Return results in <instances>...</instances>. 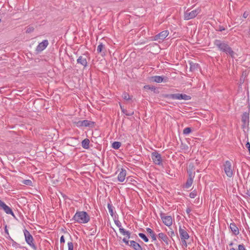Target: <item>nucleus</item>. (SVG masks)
I'll return each mask as SVG.
<instances>
[{"mask_svg": "<svg viewBox=\"0 0 250 250\" xmlns=\"http://www.w3.org/2000/svg\"><path fill=\"white\" fill-rule=\"evenodd\" d=\"M169 32L167 30H164L154 37L153 40L157 41L159 42H162L168 35Z\"/></svg>", "mask_w": 250, "mask_h": 250, "instance_id": "nucleus-6", "label": "nucleus"}, {"mask_svg": "<svg viewBox=\"0 0 250 250\" xmlns=\"http://www.w3.org/2000/svg\"><path fill=\"white\" fill-rule=\"evenodd\" d=\"M121 146V143L119 142H114L112 144V147L116 149H117L120 148Z\"/></svg>", "mask_w": 250, "mask_h": 250, "instance_id": "nucleus-26", "label": "nucleus"}, {"mask_svg": "<svg viewBox=\"0 0 250 250\" xmlns=\"http://www.w3.org/2000/svg\"><path fill=\"white\" fill-rule=\"evenodd\" d=\"M34 28L32 26H28L26 28V33H30L34 31Z\"/></svg>", "mask_w": 250, "mask_h": 250, "instance_id": "nucleus-35", "label": "nucleus"}, {"mask_svg": "<svg viewBox=\"0 0 250 250\" xmlns=\"http://www.w3.org/2000/svg\"><path fill=\"white\" fill-rule=\"evenodd\" d=\"M119 231L123 235H126L128 238H130V233L128 231L125 230L124 228H120V229H119Z\"/></svg>", "mask_w": 250, "mask_h": 250, "instance_id": "nucleus-23", "label": "nucleus"}, {"mask_svg": "<svg viewBox=\"0 0 250 250\" xmlns=\"http://www.w3.org/2000/svg\"><path fill=\"white\" fill-rule=\"evenodd\" d=\"M179 232L182 240H187L189 238V235L185 228L180 226L179 229Z\"/></svg>", "mask_w": 250, "mask_h": 250, "instance_id": "nucleus-9", "label": "nucleus"}, {"mask_svg": "<svg viewBox=\"0 0 250 250\" xmlns=\"http://www.w3.org/2000/svg\"><path fill=\"white\" fill-rule=\"evenodd\" d=\"M197 195V192L195 191H193L189 194V197L191 198H194Z\"/></svg>", "mask_w": 250, "mask_h": 250, "instance_id": "nucleus-34", "label": "nucleus"}, {"mask_svg": "<svg viewBox=\"0 0 250 250\" xmlns=\"http://www.w3.org/2000/svg\"><path fill=\"white\" fill-rule=\"evenodd\" d=\"M104 48V45L102 43H100L97 47L98 52L101 53Z\"/></svg>", "mask_w": 250, "mask_h": 250, "instance_id": "nucleus-29", "label": "nucleus"}, {"mask_svg": "<svg viewBox=\"0 0 250 250\" xmlns=\"http://www.w3.org/2000/svg\"><path fill=\"white\" fill-rule=\"evenodd\" d=\"M229 250H235V249L233 248H231Z\"/></svg>", "mask_w": 250, "mask_h": 250, "instance_id": "nucleus-46", "label": "nucleus"}, {"mask_svg": "<svg viewBox=\"0 0 250 250\" xmlns=\"http://www.w3.org/2000/svg\"><path fill=\"white\" fill-rule=\"evenodd\" d=\"M158 237L159 239L163 240L164 242L168 244V237L164 233L161 232L158 234Z\"/></svg>", "mask_w": 250, "mask_h": 250, "instance_id": "nucleus-20", "label": "nucleus"}, {"mask_svg": "<svg viewBox=\"0 0 250 250\" xmlns=\"http://www.w3.org/2000/svg\"><path fill=\"white\" fill-rule=\"evenodd\" d=\"M238 250H247L244 245L241 244L238 245Z\"/></svg>", "mask_w": 250, "mask_h": 250, "instance_id": "nucleus-37", "label": "nucleus"}, {"mask_svg": "<svg viewBox=\"0 0 250 250\" xmlns=\"http://www.w3.org/2000/svg\"><path fill=\"white\" fill-rule=\"evenodd\" d=\"M0 208L3 209L6 214H11L13 216H14V214L11 208L7 206L4 203Z\"/></svg>", "mask_w": 250, "mask_h": 250, "instance_id": "nucleus-16", "label": "nucleus"}, {"mask_svg": "<svg viewBox=\"0 0 250 250\" xmlns=\"http://www.w3.org/2000/svg\"><path fill=\"white\" fill-rule=\"evenodd\" d=\"M170 98L174 100H189L191 99L190 97L185 94H173L170 95Z\"/></svg>", "mask_w": 250, "mask_h": 250, "instance_id": "nucleus-7", "label": "nucleus"}, {"mask_svg": "<svg viewBox=\"0 0 250 250\" xmlns=\"http://www.w3.org/2000/svg\"><path fill=\"white\" fill-rule=\"evenodd\" d=\"M3 203L4 202H2L1 200H0V208H1Z\"/></svg>", "mask_w": 250, "mask_h": 250, "instance_id": "nucleus-44", "label": "nucleus"}, {"mask_svg": "<svg viewBox=\"0 0 250 250\" xmlns=\"http://www.w3.org/2000/svg\"><path fill=\"white\" fill-rule=\"evenodd\" d=\"M144 88L145 89H149L150 88L149 85H145V86H144Z\"/></svg>", "mask_w": 250, "mask_h": 250, "instance_id": "nucleus-45", "label": "nucleus"}, {"mask_svg": "<svg viewBox=\"0 0 250 250\" xmlns=\"http://www.w3.org/2000/svg\"><path fill=\"white\" fill-rule=\"evenodd\" d=\"M190 69L191 70L194 69L195 68V67L198 66V64H196V63H190Z\"/></svg>", "mask_w": 250, "mask_h": 250, "instance_id": "nucleus-36", "label": "nucleus"}, {"mask_svg": "<svg viewBox=\"0 0 250 250\" xmlns=\"http://www.w3.org/2000/svg\"><path fill=\"white\" fill-rule=\"evenodd\" d=\"M224 170L228 177L231 178L233 176V170L229 161H226L224 164Z\"/></svg>", "mask_w": 250, "mask_h": 250, "instance_id": "nucleus-3", "label": "nucleus"}, {"mask_svg": "<svg viewBox=\"0 0 250 250\" xmlns=\"http://www.w3.org/2000/svg\"><path fill=\"white\" fill-rule=\"evenodd\" d=\"M130 246L132 247L135 250H142L141 246L134 241H130Z\"/></svg>", "mask_w": 250, "mask_h": 250, "instance_id": "nucleus-18", "label": "nucleus"}, {"mask_svg": "<svg viewBox=\"0 0 250 250\" xmlns=\"http://www.w3.org/2000/svg\"><path fill=\"white\" fill-rule=\"evenodd\" d=\"M186 240H182L183 245L184 246H185V247H187V242H186Z\"/></svg>", "mask_w": 250, "mask_h": 250, "instance_id": "nucleus-42", "label": "nucleus"}, {"mask_svg": "<svg viewBox=\"0 0 250 250\" xmlns=\"http://www.w3.org/2000/svg\"><path fill=\"white\" fill-rule=\"evenodd\" d=\"M89 140L88 139H85L82 142V146L83 148L87 149L89 147Z\"/></svg>", "mask_w": 250, "mask_h": 250, "instance_id": "nucleus-22", "label": "nucleus"}, {"mask_svg": "<svg viewBox=\"0 0 250 250\" xmlns=\"http://www.w3.org/2000/svg\"><path fill=\"white\" fill-rule=\"evenodd\" d=\"M191 131V129L190 127H186L183 130V134L185 135H188L189 134Z\"/></svg>", "mask_w": 250, "mask_h": 250, "instance_id": "nucleus-30", "label": "nucleus"}, {"mask_svg": "<svg viewBox=\"0 0 250 250\" xmlns=\"http://www.w3.org/2000/svg\"><path fill=\"white\" fill-rule=\"evenodd\" d=\"M193 183V178L191 177V176H189V177L187 180V181L185 184V187L187 188H190Z\"/></svg>", "mask_w": 250, "mask_h": 250, "instance_id": "nucleus-24", "label": "nucleus"}, {"mask_svg": "<svg viewBox=\"0 0 250 250\" xmlns=\"http://www.w3.org/2000/svg\"><path fill=\"white\" fill-rule=\"evenodd\" d=\"M68 246V250H74V246L72 242H68L67 243Z\"/></svg>", "mask_w": 250, "mask_h": 250, "instance_id": "nucleus-32", "label": "nucleus"}, {"mask_svg": "<svg viewBox=\"0 0 250 250\" xmlns=\"http://www.w3.org/2000/svg\"><path fill=\"white\" fill-rule=\"evenodd\" d=\"M123 241L125 242L126 245L130 246V242L125 238H123Z\"/></svg>", "mask_w": 250, "mask_h": 250, "instance_id": "nucleus-38", "label": "nucleus"}, {"mask_svg": "<svg viewBox=\"0 0 250 250\" xmlns=\"http://www.w3.org/2000/svg\"><path fill=\"white\" fill-rule=\"evenodd\" d=\"M146 231L149 233L151 237V238L153 241L156 240V237L153 231L150 228H146Z\"/></svg>", "mask_w": 250, "mask_h": 250, "instance_id": "nucleus-25", "label": "nucleus"}, {"mask_svg": "<svg viewBox=\"0 0 250 250\" xmlns=\"http://www.w3.org/2000/svg\"><path fill=\"white\" fill-rule=\"evenodd\" d=\"M186 211H187V213L189 214L191 211V209L189 208H188L187 209Z\"/></svg>", "mask_w": 250, "mask_h": 250, "instance_id": "nucleus-43", "label": "nucleus"}, {"mask_svg": "<svg viewBox=\"0 0 250 250\" xmlns=\"http://www.w3.org/2000/svg\"><path fill=\"white\" fill-rule=\"evenodd\" d=\"M215 44L222 51L225 52L226 54H229L232 58H234L235 53L232 50L231 48L228 44L224 42H221L219 40H216Z\"/></svg>", "mask_w": 250, "mask_h": 250, "instance_id": "nucleus-2", "label": "nucleus"}, {"mask_svg": "<svg viewBox=\"0 0 250 250\" xmlns=\"http://www.w3.org/2000/svg\"><path fill=\"white\" fill-rule=\"evenodd\" d=\"M77 62L78 63H80L84 67L86 66L87 64L86 58L82 56H80L79 57V58L77 60Z\"/></svg>", "mask_w": 250, "mask_h": 250, "instance_id": "nucleus-17", "label": "nucleus"}, {"mask_svg": "<svg viewBox=\"0 0 250 250\" xmlns=\"http://www.w3.org/2000/svg\"><path fill=\"white\" fill-rule=\"evenodd\" d=\"M138 235L145 242H147L148 241V239L145 234L143 233H139Z\"/></svg>", "mask_w": 250, "mask_h": 250, "instance_id": "nucleus-28", "label": "nucleus"}, {"mask_svg": "<svg viewBox=\"0 0 250 250\" xmlns=\"http://www.w3.org/2000/svg\"><path fill=\"white\" fill-rule=\"evenodd\" d=\"M75 124L77 127L89 126L93 124L94 123L88 120H83L75 122Z\"/></svg>", "mask_w": 250, "mask_h": 250, "instance_id": "nucleus-10", "label": "nucleus"}, {"mask_svg": "<svg viewBox=\"0 0 250 250\" xmlns=\"http://www.w3.org/2000/svg\"><path fill=\"white\" fill-rule=\"evenodd\" d=\"M161 219L163 223L166 226L169 227L172 224V219L170 216H161Z\"/></svg>", "mask_w": 250, "mask_h": 250, "instance_id": "nucleus-12", "label": "nucleus"}, {"mask_svg": "<svg viewBox=\"0 0 250 250\" xmlns=\"http://www.w3.org/2000/svg\"><path fill=\"white\" fill-rule=\"evenodd\" d=\"M151 158L153 162L156 165H160L162 163V158L161 155L156 152H154L151 154Z\"/></svg>", "mask_w": 250, "mask_h": 250, "instance_id": "nucleus-8", "label": "nucleus"}, {"mask_svg": "<svg viewBox=\"0 0 250 250\" xmlns=\"http://www.w3.org/2000/svg\"><path fill=\"white\" fill-rule=\"evenodd\" d=\"M22 183L26 185L31 186L32 184V182L30 180H24L22 181Z\"/></svg>", "mask_w": 250, "mask_h": 250, "instance_id": "nucleus-33", "label": "nucleus"}, {"mask_svg": "<svg viewBox=\"0 0 250 250\" xmlns=\"http://www.w3.org/2000/svg\"><path fill=\"white\" fill-rule=\"evenodd\" d=\"M107 208H108V211L110 213V214L111 215V216H113L114 215V212H113V207L111 205L108 204L107 205Z\"/></svg>", "mask_w": 250, "mask_h": 250, "instance_id": "nucleus-27", "label": "nucleus"}, {"mask_svg": "<svg viewBox=\"0 0 250 250\" xmlns=\"http://www.w3.org/2000/svg\"><path fill=\"white\" fill-rule=\"evenodd\" d=\"M244 17L245 18H246V17H247V16H246V13H244Z\"/></svg>", "mask_w": 250, "mask_h": 250, "instance_id": "nucleus-47", "label": "nucleus"}, {"mask_svg": "<svg viewBox=\"0 0 250 250\" xmlns=\"http://www.w3.org/2000/svg\"><path fill=\"white\" fill-rule=\"evenodd\" d=\"M64 242H65L64 238V236L62 235L61 236V237L60 238V242L61 243H64Z\"/></svg>", "mask_w": 250, "mask_h": 250, "instance_id": "nucleus-41", "label": "nucleus"}, {"mask_svg": "<svg viewBox=\"0 0 250 250\" xmlns=\"http://www.w3.org/2000/svg\"><path fill=\"white\" fill-rule=\"evenodd\" d=\"M200 12V9L198 8L192 11L187 10L184 13L185 20H188L195 18Z\"/></svg>", "mask_w": 250, "mask_h": 250, "instance_id": "nucleus-4", "label": "nucleus"}, {"mask_svg": "<svg viewBox=\"0 0 250 250\" xmlns=\"http://www.w3.org/2000/svg\"><path fill=\"white\" fill-rule=\"evenodd\" d=\"M163 78L162 76H155L152 77H151V80L152 81L160 83H162L163 81Z\"/></svg>", "mask_w": 250, "mask_h": 250, "instance_id": "nucleus-21", "label": "nucleus"}, {"mask_svg": "<svg viewBox=\"0 0 250 250\" xmlns=\"http://www.w3.org/2000/svg\"><path fill=\"white\" fill-rule=\"evenodd\" d=\"M224 29H225L224 28H220V30L222 31V30H224Z\"/></svg>", "mask_w": 250, "mask_h": 250, "instance_id": "nucleus-48", "label": "nucleus"}, {"mask_svg": "<svg viewBox=\"0 0 250 250\" xmlns=\"http://www.w3.org/2000/svg\"><path fill=\"white\" fill-rule=\"evenodd\" d=\"M122 97L124 100H129L131 99L130 96L127 93H123L122 95Z\"/></svg>", "mask_w": 250, "mask_h": 250, "instance_id": "nucleus-31", "label": "nucleus"}, {"mask_svg": "<svg viewBox=\"0 0 250 250\" xmlns=\"http://www.w3.org/2000/svg\"><path fill=\"white\" fill-rule=\"evenodd\" d=\"M0 208L3 209L6 214H11L13 216H14V214L11 208L7 206L4 203Z\"/></svg>", "mask_w": 250, "mask_h": 250, "instance_id": "nucleus-15", "label": "nucleus"}, {"mask_svg": "<svg viewBox=\"0 0 250 250\" xmlns=\"http://www.w3.org/2000/svg\"><path fill=\"white\" fill-rule=\"evenodd\" d=\"M242 122L243 123V126H246L249 123V113L248 112H244L242 116Z\"/></svg>", "mask_w": 250, "mask_h": 250, "instance_id": "nucleus-13", "label": "nucleus"}, {"mask_svg": "<svg viewBox=\"0 0 250 250\" xmlns=\"http://www.w3.org/2000/svg\"><path fill=\"white\" fill-rule=\"evenodd\" d=\"M115 223L116 225L119 227V229L122 227L121 223L119 221H115Z\"/></svg>", "mask_w": 250, "mask_h": 250, "instance_id": "nucleus-39", "label": "nucleus"}, {"mask_svg": "<svg viewBox=\"0 0 250 250\" xmlns=\"http://www.w3.org/2000/svg\"><path fill=\"white\" fill-rule=\"evenodd\" d=\"M73 219L78 223L85 224L89 222L90 217L85 211H77Z\"/></svg>", "mask_w": 250, "mask_h": 250, "instance_id": "nucleus-1", "label": "nucleus"}, {"mask_svg": "<svg viewBox=\"0 0 250 250\" xmlns=\"http://www.w3.org/2000/svg\"><path fill=\"white\" fill-rule=\"evenodd\" d=\"M48 45V42L47 40H43L42 42H40L37 47L36 50L38 52H41L45 49Z\"/></svg>", "mask_w": 250, "mask_h": 250, "instance_id": "nucleus-11", "label": "nucleus"}, {"mask_svg": "<svg viewBox=\"0 0 250 250\" xmlns=\"http://www.w3.org/2000/svg\"><path fill=\"white\" fill-rule=\"evenodd\" d=\"M246 147L248 149L250 154V144L249 142H247L246 144Z\"/></svg>", "mask_w": 250, "mask_h": 250, "instance_id": "nucleus-40", "label": "nucleus"}, {"mask_svg": "<svg viewBox=\"0 0 250 250\" xmlns=\"http://www.w3.org/2000/svg\"><path fill=\"white\" fill-rule=\"evenodd\" d=\"M229 228L232 232L235 235H238L239 233V229L237 227L234 223H231L229 226Z\"/></svg>", "mask_w": 250, "mask_h": 250, "instance_id": "nucleus-19", "label": "nucleus"}, {"mask_svg": "<svg viewBox=\"0 0 250 250\" xmlns=\"http://www.w3.org/2000/svg\"><path fill=\"white\" fill-rule=\"evenodd\" d=\"M126 175V171L124 168H121L120 173L118 175V180L121 182H123L125 180Z\"/></svg>", "mask_w": 250, "mask_h": 250, "instance_id": "nucleus-14", "label": "nucleus"}, {"mask_svg": "<svg viewBox=\"0 0 250 250\" xmlns=\"http://www.w3.org/2000/svg\"><path fill=\"white\" fill-rule=\"evenodd\" d=\"M24 234L25 236V239L26 243L32 248H35L36 247L33 243V238L32 236L30 234L29 232L27 230H24Z\"/></svg>", "mask_w": 250, "mask_h": 250, "instance_id": "nucleus-5", "label": "nucleus"}, {"mask_svg": "<svg viewBox=\"0 0 250 250\" xmlns=\"http://www.w3.org/2000/svg\"><path fill=\"white\" fill-rule=\"evenodd\" d=\"M132 113H130V114H127V115H132Z\"/></svg>", "mask_w": 250, "mask_h": 250, "instance_id": "nucleus-49", "label": "nucleus"}]
</instances>
